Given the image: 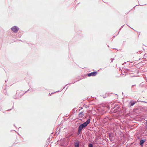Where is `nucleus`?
<instances>
[{
  "label": "nucleus",
  "mask_w": 147,
  "mask_h": 147,
  "mask_svg": "<svg viewBox=\"0 0 147 147\" xmlns=\"http://www.w3.org/2000/svg\"><path fill=\"white\" fill-rule=\"evenodd\" d=\"M136 102V101L131 100L129 102V104L130 105V107H131L133 106Z\"/></svg>",
  "instance_id": "4"
},
{
  "label": "nucleus",
  "mask_w": 147,
  "mask_h": 147,
  "mask_svg": "<svg viewBox=\"0 0 147 147\" xmlns=\"http://www.w3.org/2000/svg\"><path fill=\"white\" fill-rule=\"evenodd\" d=\"M146 124H147V121H146Z\"/></svg>",
  "instance_id": "18"
},
{
  "label": "nucleus",
  "mask_w": 147,
  "mask_h": 147,
  "mask_svg": "<svg viewBox=\"0 0 147 147\" xmlns=\"http://www.w3.org/2000/svg\"><path fill=\"white\" fill-rule=\"evenodd\" d=\"M79 143L78 142H76L74 143L75 147H79Z\"/></svg>",
  "instance_id": "7"
},
{
  "label": "nucleus",
  "mask_w": 147,
  "mask_h": 147,
  "mask_svg": "<svg viewBox=\"0 0 147 147\" xmlns=\"http://www.w3.org/2000/svg\"><path fill=\"white\" fill-rule=\"evenodd\" d=\"M136 86V85L135 84V85H133L132 86V87H133L134 86Z\"/></svg>",
  "instance_id": "11"
},
{
  "label": "nucleus",
  "mask_w": 147,
  "mask_h": 147,
  "mask_svg": "<svg viewBox=\"0 0 147 147\" xmlns=\"http://www.w3.org/2000/svg\"><path fill=\"white\" fill-rule=\"evenodd\" d=\"M82 130L78 129V132L77 133L78 135H79L80 133Z\"/></svg>",
  "instance_id": "8"
},
{
  "label": "nucleus",
  "mask_w": 147,
  "mask_h": 147,
  "mask_svg": "<svg viewBox=\"0 0 147 147\" xmlns=\"http://www.w3.org/2000/svg\"><path fill=\"white\" fill-rule=\"evenodd\" d=\"M90 118L88 119L86 121L82 124H81L78 127V129L82 130L83 128L85 127L90 123Z\"/></svg>",
  "instance_id": "1"
},
{
  "label": "nucleus",
  "mask_w": 147,
  "mask_h": 147,
  "mask_svg": "<svg viewBox=\"0 0 147 147\" xmlns=\"http://www.w3.org/2000/svg\"><path fill=\"white\" fill-rule=\"evenodd\" d=\"M113 59H112L111 60V62H113Z\"/></svg>",
  "instance_id": "14"
},
{
  "label": "nucleus",
  "mask_w": 147,
  "mask_h": 147,
  "mask_svg": "<svg viewBox=\"0 0 147 147\" xmlns=\"http://www.w3.org/2000/svg\"><path fill=\"white\" fill-rule=\"evenodd\" d=\"M89 147H93V145L91 143H90L88 144Z\"/></svg>",
  "instance_id": "9"
},
{
  "label": "nucleus",
  "mask_w": 147,
  "mask_h": 147,
  "mask_svg": "<svg viewBox=\"0 0 147 147\" xmlns=\"http://www.w3.org/2000/svg\"><path fill=\"white\" fill-rule=\"evenodd\" d=\"M137 102H143L144 103H146V102L145 101H142L140 100L139 99H138L137 101Z\"/></svg>",
  "instance_id": "10"
},
{
  "label": "nucleus",
  "mask_w": 147,
  "mask_h": 147,
  "mask_svg": "<svg viewBox=\"0 0 147 147\" xmlns=\"http://www.w3.org/2000/svg\"><path fill=\"white\" fill-rule=\"evenodd\" d=\"M123 26H122V27H121V28H123Z\"/></svg>",
  "instance_id": "17"
},
{
  "label": "nucleus",
  "mask_w": 147,
  "mask_h": 147,
  "mask_svg": "<svg viewBox=\"0 0 147 147\" xmlns=\"http://www.w3.org/2000/svg\"><path fill=\"white\" fill-rule=\"evenodd\" d=\"M80 108L81 109H82V107H80Z\"/></svg>",
  "instance_id": "16"
},
{
  "label": "nucleus",
  "mask_w": 147,
  "mask_h": 147,
  "mask_svg": "<svg viewBox=\"0 0 147 147\" xmlns=\"http://www.w3.org/2000/svg\"><path fill=\"white\" fill-rule=\"evenodd\" d=\"M52 94H50V93L49 94V95H51Z\"/></svg>",
  "instance_id": "15"
},
{
  "label": "nucleus",
  "mask_w": 147,
  "mask_h": 147,
  "mask_svg": "<svg viewBox=\"0 0 147 147\" xmlns=\"http://www.w3.org/2000/svg\"><path fill=\"white\" fill-rule=\"evenodd\" d=\"M15 99H17V98L16 97V98H15Z\"/></svg>",
  "instance_id": "12"
},
{
  "label": "nucleus",
  "mask_w": 147,
  "mask_h": 147,
  "mask_svg": "<svg viewBox=\"0 0 147 147\" xmlns=\"http://www.w3.org/2000/svg\"><path fill=\"white\" fill-rule=\"evenodd\" d=\"M20 36H19V37L18 38H20Z\"/></svg>",
  "instance_id": "13"
},
{
  "label": "nucleus",
  "mask_w": 147,
  "mask_h": 147,
  "mask_svg": "<svg viewBox=\"0 0 147 147\" xmlns=\"http://www.w3.org/2000/svg\"><path fill=\"white\" fill-rule=\"evenodd\" d=\"M19 28L17 26H14L11 28L12 31L14 32H17L19 30Z\"/></svg>",
  "instance_id": "2"
},
{
  "label": "nucleus",
  "mask_w": 147,
  "mask_h": 147,
  "mask_svg": "<svg viewBox=\"0 0 147 147\" xmlns=\"http://www.w3.org/2000/svg\"><path fill=\"white\" fill-rule=\"evenodd\" d=\"M146 141V140L144 139L140 141V144L141 146H142L144 142Z\"/></svg>",
  "instance_id": "5"
},
{
  "label": "nucleus",
  "mask_w": 147,
  "mask_h": 147,
  "mask_svg": "<svg viewBox=\"0 0 147 147\" xmlns=\"http://www.w3.org/2000/svg\"><path fill=\"white\" fill-rule=\"evenodd\" d=\"M84 115L82 112H81L79 113L78 115L79 117L80 118H82L84 116Z\"/></svg>",
  "instance_id": "6"
},
{
  "label": "nucleus",
  "mask_w": 147,
  "mask_h": 147,
  "mask_svg": "<svg viewBox=\"0 0 147 147\" xmlns=\"http://www.w3.org/2000/svg\"><path fill=\"white\" fill-rule=\"evenodd\" d=\"M97 72L96 71H94L88 74L87 75L89 77L95 76L97 74Z\"/></svg>",
  "instance_id": "3"
}]
</instances>
